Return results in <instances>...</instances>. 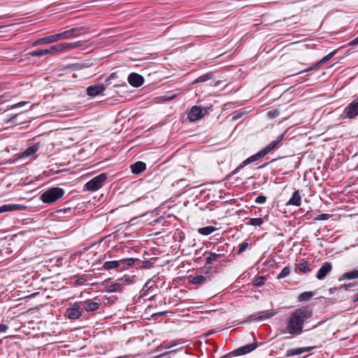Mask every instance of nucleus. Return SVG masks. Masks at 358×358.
<instances>
[{"mask_svg": "<svg viewBox=\"0 0 358 358\" xmlns=\"http://www.w3.org/2000/svg\"><path fill=\"white\" fill-rule=\"evenodd\" d=\"M313 310L308 306H303L294 310L289 314L282 331L292 336L303 333V325L313 317Z\"/></svg>", "mask_w": 358, "mask_h": 358, "instance_id": "f257e3e1", "label": "nucleus"}, {"mask_svg": "<svg viewBox=\"0 0 358 358\" xmlns=\"http://www.w3.org/2000/svg\"><path fill=\"white\" fill-rule=\"evenodd\" d=\"M64 194V190L59 187H52L41 195V199L47 203H52L59 199Z\"/></svg>", "mask_w": 358, "mask_h": 358, "instance_id": "f03ea898", "label": "nucleus"}, {"mask_svg": "<svg viewBox=\"0 0 358 358\" xmlns=\"http://www.w3.org/2000/svg\"><path fill=\"white\" fill-rule=\"evenodd\" d=\"M107 179L106 173H101L87 182L85 187L89 191H96L99 189Z\"/></svg>", "mask_w": 358, "mask_h": 358, "instance_id": "7ed1b4c3", "label": "nucleus"}, {"mask_svg": "<svg viewBox=\"0 0 358 358\" xmlns=\"http://www.w3.org/2000/svg\"><path fill=\"white\" fill-rule=\"evenodd\" d=\"M82 313L80 303L76 302L66 308L65 315L69 319L76 320L82 316Z\"/></svg>", "mask_w": 358, "mask_h": 358, "instance_id": "20e7f679", "label": "nucleus"}, {"mask_svg": "<svg viewBox=\"0 0 358 358\" xmlns=\"http://www.w3.org/2000/svg\"><path fill=\"white\" fill-rule=\"evenodd\" d=\"M206 113V110L201 106H192L187 113V117L191 122H196L203 117Z\"/></svg>", "mask_w": 358, "mask_h": 358, "instance_id": "39448f33", "label": "nucleus"}, {"mask_svg": "<svg viewBox=\"0 0 358 358\" xmlns=\"http://www.w3.org/2000/svg\"><path fill=\"white\" fill-rule=\"evenodd\" d=\"M81 28H72L71 29L56 34L58 41L66 39H71L81 34Z\"/></svg>", "mask_w": 358, "mask_h": 358, "instance_id": "423d86ee", "label": "nucleus"}, {"mask_svg": "<svg viewBox=\"0 0 358 358\" xmlns=\"http://www.w3.org/2000/svg\"><path fill=\"white\" fill-rule=\"evenodd\" d=\"M344 114L350 119H353L358 115V97L345 107Z\"/></svg>", "mask_w": 358, "mask_h": 358, "instance_id": "0eeeda50", "label": "nucleus"}, {"mask_svg": "<svg viewBox=\"0 0 358 358\" xmlns=\"http://www.w3.org/2000/svg\"><path fill=\"white\" fill-rule=\"evenodd\" d=\"M59 52L57 45H55L48 49H41L30 52L28 55L31 57H41L46 55H54Z\"/></svg>", "mask_w": 358, "mask_h": 358, "instance_id": "6e6552de", "label": "nucleus"}, {"mask_svg": "<svg viewBox=\"0 0 358 358\" xmlns=\"http://www.w3.org/2000/svg\"><path fill=\"white\" fill-rule=\"evenodd\" d=\"M265 156L264 155V153L262 152V150L259 151L257 154L247 158L245 160H244L236 169H235L233 171H232V174H236L240 169H241L243 167H244L245 166L252 163V162H254L255 161H257L259 159H260L261 157Z\"/></svg>", "mask_w": 358, "mask_h": 358, "instance_id": "1a4fd4ad", "label": "nucleus"}, {"mask_svg": "<svg viewBox=\"0 0 358 358\" xmlns=\"http://www.w3.org/2000/svg\"><path fill=\"white\" fill-rule=\"evenodd\" d=\"M103 268L106 271L116 269L117 271H123L127 269V267H121V262L119 260H114L105 262L103 264Z\"/></svg>", "mask_w": 358, "mask_h": 358, "instance_id": "9d476101", "label": "nucleus"}, {"mask_svg": "<svg viewBox=\"0 0 358 358\" xmlns=\"http://www.w3.org/2000/svg\"><path fill=\"white\" fill-rule=\"evenodd\" d=\"M332 271V264L330 262H324L316 274L318 280H323Z\"/></svg>", "mask_w": 358, "mask_h": 358, "instance_id": "9b49d317", "label": "nucleus"}, {"mask_svg": "<svg viewBox=\"0 0 358 358\" xmlns=\"http://www.w3.org/2000/svg\"><path fill=\"white\" fill-rule=\"evenodd\" d=\"M128 82L131 86L138 87L143 85L144 78L136 73H131L128 77Z\"/></svg>", "mask_w": 358, "mask_h": 358, "instance_id": "f8f14e48", "label": "nucleus"}, {"mask_svg": "<svg viewBox=\"0 0 358 358\" xmlns=\"http://www.w3.org/2000/svg\"><path fill=\"white\" fill-rule=\"evenodd\" d=\"M27 207L22 204L8 203L0 206V213L4 212L20 211L25 210Z\"/></svg>", "mask_w": 358, "mask_h": 358, "instance_id": "ddd939ff", "label": "nucleus"}, {"mask_svg": "<svg viewBox=\"0 0 358 358\" xmlns=\"http://www.w3.org/2000/svg\"><path fill=\"white\" fill-rule=\"evenodd\" d=\"M57 41H58V39H57V35L55 34L43 37V38H41L36 40V41H34L32 43V46L35 47V46L41 45L50 44V43H55Z\"/></svg>", "mask_w": 358, "mask_h": 358, "instance_id": "4468645a", "label": "nucleus"}, {"mask_svg": "<svg viewBox=\"0 0 358 358\" xmlns=\"http://www.w3.org/2000/svg\"><path fill=\"white\" fill-rule=\"evenodd\" d=\"M80 303L81 307H83L87 312L96 310L100 306L99 302L94 301L92 299H87Z\"/></svg>", "mask_w": 358, "mask_h": 358, "instance_id": "2eb2a0df", "label": "nucleus"}, {"mask_svg": "<svg viewBox=\"0 0 358 358\" xmlns=\"http://www.w3.org/2000/svg\"><path fill=\"white\" fill-rule=\"evenodd\" d=\"M81 45H82V43L80 41L57 44V47H58L59 52L69 51V50L76 49Z\"/></svg>", "mask_w": 358, "mask_h": 358, "instance_id": "dca6fc26", "label": "nucleus"}, {"mask_svg": "<svg viewBox=\"0 0 358 358\" xmlns=\"http://www.w3.org/2000/svg\"><path fill=\"white\" fill-rule=\"evenodd\" d=\"M284 134L280 135L276 140L271 141L268 145H266L264 149L262 150V152L264 155H267L276 148H278L279 143L283 140Z\"/></svg>", "mask_w": 358, "mask_h": 358, "instance_id": "f3484780", "label": "nucleus"}, {"mask_svg": "<svg viewBox=\"0 0 358 358\" xmlns=\"http://www.w3.org/2000/svg\"><path fill=\"white\" fill-rule=\"evenodd\" d=\"M105 87L103 85L98 84L89 86L87 88V93L90 96H96L101 94L105 90Z\"/></svg>", "mask_w": 358, "mask_h": 358, "instance_id": "a211bd4d", "label": "nucleus"}, {"mask_svg": "<svg viewBox=\"0 0 358 358\" xmlns=\"http://www.w3.org/2000/svg\"><path fill=\"white\" fill-rule=\"evenodd\" d=\"M257 346L256 343H250L236 349L234 351L236 355H243L253 351Z\"/></svg>", "mask_w": 358, "mask_h": 358, "instance_id": "6ab92c4d", "label": "nucleus"}, {"mask_svg": "<svg viewBox=\"0 0 358 358\" xmlns=\"http://www.w3.org/2000/svg\"><path fill=\"white\" fill-rule=\"evenodd\" d=\"M39 149V144L36 143L29 148H27L24 151H23L20 157V158H26L34 155Z\"/></svg>", "mask_w": 358, "mask_h": 358, "instance_id": "aec40b11", "label": "nucleus"}, {"mask_svg": "<svg viewBox=\"0 0 358 358\" xmlns=\"http://www.w3.org/2000/svg\"><path fill=\"white\" fill-rule=\"evenodd\" d=\"M336 50L332 51L331 52H330L329 54H328L327 55L324 57L319 62H317L315 64V66L314 67H310L308 69H305L303 71H301L297 73L296 74H299L303 72H306V71H313L315 67H317L320 65L323 64L325 62H327L328 60H329L331 57H333L336 55Z\"/></svg>", "mask_w": 358, "mask_h": 358, "instance_id": "412c9836", "label": "nucleus"}, {"mask_svg": "<svg viewBox=\"0 0 358 358\" xmlns=\"http://www.w3.org/2000/svg\"><path fill=\"white\" fill-rule=\"evenodd\" d=\"M301 203V197L299 190L295 191L292 198L287 201V205L299 206Z\"/></svg>", "mask_w": 358, "mask_h": 358, "instance_id": "4be33fe9", "label": "nucleus"}, {"mask_svg": "<svg viewBox=\"0 0 358 358\" xmlns=\"http://www.w3.org/2000/svg\"><path fill=\"white\" fill-rule=\"evenodd\" d=\"M146 169V164L143 162H137L131 165V169L132 173L135 174H139L144 171Z\"/></svg>", "mask_w": 358, "mask_h": 358, "instance_id": "5701e85b", "label": "nucleus"}, {"mask_svg": "<svg viewBox=\"0 0 358 358\" xmlns=\"http://www.w3.org/2000/svg\"><path fill=\"white\" fill-rule=\"evenodd\" d=\"M277 313L273 310H267L258 313L255 320H264L274 316Z\"/></svg>", "mask_w": 358, "mask_h": 358, "instance_id": "b1692460", "label": "nucleus"}, {"mask_svg": "<svg viewBox=\"0 0 358 358\" xmlns=\"http://www.w3.org/2000/svg\"><path fill=\"white\" fill-rule=\"evenodd\" d=\"M122 290H123L122 284L119 282V281H117L116 282L113 283L106 287V291L108 292H122Z\"/></svg>", "mask_w": 358, "mask_h": 358, "instance_id": "393cba45", "label": "nucleus"}, {"mask_svg": "<svg viewBox=\"0 0 358 358\" xmlns=\"http://www.w3.org/2000/svg\"><path fill=\"white\" fill-rule=\"evenodd\" d=\"M358 278V269L345 272L340 280H353Z\"/></svg>", "mask_w": 358, "mask_h": 358, "instance_id": "a878e982", "label": "nucleus"}, {"mask_svg": "<svg viewBox=\"0 0 358 358\" xmlns=\"http://www.w3.org/2000/svg\"><path fill=\"white\" fill-rule=\"evenodd\" d=\"M207 281H208V278H206L203 275H196V276L192 278L189 282L194 285H201L205 284Z\"/></svg>", "mask_w": 358, "mask_h": 358, "instance_id": "bb28decb", "label": "nucleus"}, {"mask_svg": "<svg viewBox=\"0 0 358 358\" xmlns=\"http://www.w3.org/2000/svg\"><path fill=\"white\" fill-rule=\"evenodd\" d=\"M216 229L213 226H208L198 229V232L203 236H208L214 232Z\"/></svg>", "mask_w": 358, "mask_h": 358, "instance_id": "cd10ccee", "label": "nucleus"}, {"mask_svg": "<svg viewBox=\"0 0 358 358\" xmlns=\"http://www.w3.org/2000/svg\"><path fill=\"white\" fill-rule=\"evenodd\" d=\"M302 353H303L302 348H293V349H289L287 351L286 356L287 357H293L294 355H299Z\"/></svg>", "mask_w": 358, "mask_h": 358, "instance_id": "c85d7f7f", "label": "nucleus"}, {"mask_svg": "<svg viewBox=\"0 0 358 358\" xmlns=\"http://www.w3.org/2000/svg\"><path fill=\"white\" fill-rule=\"evenodd\" d=\"M119 261L121 262V267L125 266H131L134 264L136 259L126 258V259H122Z\"/></svg>", "mask_w": 358, "mask_h": 358, "instance_id": "c756f323", "label": "nucleus"}, {"mask_svg": "<svg viewBox=\"0 0 358 358\" xmlns=\"http://www.w3.org/2000/svg\"><path fill=\"white\" fill-rule=\"evenodd\" d=\"M264 223V221L262 218L258 217V218H250L248 222V224L252 225V226H261Z\"/></svg>", "mask_w": 358, "mask_h": 358, "instance_id": "7c9ffc66", "label": "nucleus"}, {"mask_svg": "<svg viewBox=\"0 0 358 358\" xmlns=\"http://www.w3.org/2000/svg\"><path fill=\"white\" fill-rule=\"evenodd\" d=\"M313 296V294L311 292H304L301 293L299 296V301H308L311 299Z\"/></svg>", "mask_w": 358, "mask_h": 358, "instance_id": "2f4dec72", "label": "nucleus"}, {"mask_svg": "<svg viewBox=\"0 0 358 358\" xmlns=\"http://www.w3.org/2000/svg\"><path fill=\"white\" fill-rule=\"evenodd\" d=\"M297 268L303 273H307L310 271V268L308 266V264L306 262H301L298 264Z\"/></svg>", "mask_w": 358, "mask_h": 358, "instance_id": "473e14b6", "label": "nucleus"}, {"mask_svg": "<svg viewBox=\"0 0 358 358\" xmlns=\"http://www.w3.org/2000/svg\"><path fill=\"white\" fill-rule=\"evenodd\" d=\"M219 256V255L214 252L210 253L209 256L206 259V263L208 264H212L213 262L217 260Z\"/></svg>", "mask_w": 358, "mask_h": 358, "instance_id": "72a5a7b5", "label": "nucleus"}, {"mask_svg": "<svg viewBox=\"0 0 358 358\" xmlns=\"http://www.w3.org/2000/svg\"><path fill=\"white\" fill-rule=\"evenodd\" d=\"M290 273V268L288 266H285L281 272L278 275V278L281 279L287 277Z\"/></svg>", "mask_w": 358, "mask_h": 358, "instance_id": "f704fd0d", "label": "nucleus"}, {"mask_svg": "<svg viewBox=\"0 0 358 358\" xmlns=\"http://www.w3.org/2000/svg\"><path fill=\"white\" fill-rule=\"evenodd\" d=\"M249 244L246 241L241 243L238 245V253H242L244 252L248 247Z\"/></svg>", "mask_w": 358, "mask_h": 358, "instance_id": "c9c22d12", "label": "nucleus"}, {"mask_svg": "<svg viewBox=\"0 0 358 358\" xmlns=\"http://www.w3.org/2000/svg\"><path fill=\"white\" fill-rule=\"evenodd\" d=\"M117 281H119V282L122 281V282H124L127 285H129V284H131L132 282V280L131 279V278L129 276H127V275H124L122 278H120L117 279Z\"/></svg>", "mask_w": 358, "mask_h": 358, "instance_id": "e433bc0d", "label": "nucleus"}, {"mask_svg": "<svg viewBox=\"0 0 358 358\" xmlns=\"http://www.w3.org/2000/svg\"><path fill=\"white\" fill-rule=\"evenodd\" d=\"M266 197L263 195H259L255 199V202L257 203H259V204L264 203L266 202Z\"/></svg>", "mask_w": 358, "mask_h": 358, "instance_id": "4c0bfd02", "label": "nucleus"}, {"mask_svg": "<svg viewBox=\"0 0 358 358\" xmlns=\"http://www.w3.org/2000/svg\"><path fill=\"white\" fill-rule=\"evenodd\" d=\"M265 278L264 277H259L255 280V285L257 286H261L264 283Z\"/></svg>", "mask_w": 358, "mask_h": 358, "instance_id": "58836bf2", "label": "nucleus"}, {"mask_svg": "<svg viewBox=\"0 0 358 358\" xmlns=\"http://www.w3.org/2000/svg\"><path fill=\"white\" fill-rule=\"evenodd\" d=\"M329 218V215L323 213V214L319 215L317 217H316L315 218V220H327Z\"/></svg>", "mask_w": 358, "mask_h": 358, "instance_id": "ea45409f", "label": "nucleus"}, {"mask_svg": "<svg viewBox=\"0 0 358 358\" xmlns=\"http://www.w3.org/2000/svg\"><path fill=\"white\" fill-rule=\"evenodd\" d=\"M144 268H150L152 266V264L149 261H144L142 262V266Z\"/></svg>", "mask_w": 358, "mask_h": 358, "instance_id": "a19ab883", "label": "nucleus"}, {"mask_svg": "<svg viewBox=\"0 0 358 358\" xmlns=\"http://www.w3.org/2000/svg\"><path fill=\"white\" fill-rule=\"evenodd\" d=\"M278 113H279V112L277 110H274L269 111L268 113V115L270 117L273 118V117L278 116Z\"/></svg>", "mask_w": 358, "mask_h": 358, "instance_id": "79ce46f5", "label": "nucleus"}, {"mask_svg": "<svg viewBox=\"0 0 358 358\" xmlns=\"http://www.w3.org/2000/svg\"><path fill=\"white\" fill-rule=\"evenodd\" d=\"M28 103V102H27V101H20V102H19V103H15V104L13 105V106H11V108H15L21 107V106H24V105H25V104H26V103Z\"/></svg>", "mask_w": 358, "mask_h": 358, "instance_id": "37998d69", "label": "nucleus"}, {"mask_svg": "<svg viewBox=\"0 0 358 358\" xmlns=\"http://www.w3.org/2000/svg\"><path fill=\"white\" fill-rule=\"evenodd\" d=\"M8 329V327L6 324H0V332H5Z\"/></svg>", "mask_w": 358, "mask_h": 358, "instance_id": "c03bdc74", "label": "nucleus"}, {"mask_svg": "<svg viewBox=\"0 0 358 358\" xmlns=\"http://www.w3.org/2000/svg\"><path fill=\"white\" fill-rule=\"evenodd\" d=\"M349 45H358V36L348 43Z\"/></svg>", "mask_w": 358, "mask_h": 358, "instance_id": "a18cd8bd", "label": "nucleus"}, {"mask_svg": "<svg viewBox=\"0 0 358 358\" xmlns=\"http://www.w3.org/2000/svg\"><path fill=\"white\" fill-rule=\"evenodd\" d=\"M303 348V352H310L312 350H313L315 348V347L310 346V347H306V348Z\"/></svg>", "mask_w": 358, "mask_h": 358, "instance_id": "49530a36", "label": "nucleus"}, {"mask_svg": "<svg viewBox=\"0 0 358 358\" xmlns=\"http://www.w3.org/2000/svg\"><path fill=\"white\" fill-rule=\"evenodd\" d=\"M177 345H178V343L174 342V343H173L172 344H171V345H166V346H165V348H166V349H171V348H173V347L176 346Z\"/></svg>", "mask_w": 358, "mask_h": 358, "instance_id": "de8ad7c7", "label": "nucleus"}, {"mask_svg": "<svg viewBox=\"0 0 358 358\" xmlns=\"http://www.w3.org/2000/svg\"><path fill=\"white\" fill-rule=\"evenodd\" d=\"M204 80H205L204 78H203V77H199V78H197V79L194 81V83L203 82V81H204Z\"/></svg>", "mask_w": 358, "mask_h": 358, "instance_id": "09e8293b", "label": "nucleus"}, {"mask_svg": "<svg viewBox=\"0 0 358 358\" xmlns=\"http://www.w3.org/2000/svg\"><path fill=\"white\" fill-rule=\"evenodd\" d=\"M149 289H150V287H149V282H147V283H145V285H144V287H143V289H144L145 291H148Z\"/></svg>", "mask_w": 358, "mask_h": 358, "instance_id": "8fccbe9b", "label": "nucleus"}, {"mask_svg": "<svg viewBox=\"0 0 358 358\" xmlns=\"http://www.w3.org/2000/svg\"><path fill=\"white\" fill-rule=\"evenodd\" d=\"M115 77V75L114 73H112L110 77L106 80V82H108L110 79L114 78Z\"/></svg>", "mask_w": 358, "mask_h": 358, "instance_id": "3c124183", "label": "nucleus"}, {"mask_svg": "<svg viewBox=\"0 0 358 358\" xmlns=\"http://www.w3.org/2000/svg\"><path fill=\"white\" fill-rule=\"evenodd\" d=\"M355 301H358V292L355 295Z\"/></svg>", "mask_w": 358, "mask_h": 358, "instance_id": "603ef678", "label": "nucleus"}]
</instances>
